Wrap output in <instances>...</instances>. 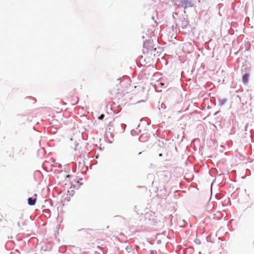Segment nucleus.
<instances>
[{
  "label": "nucleus",
  "mask_w": 254,
  "mask_h": 254,
  "mask_svg": "<svg viewBox=\"0 0 254 254\" xmlns=\"http://www.w3.org/2000/svg\"><path fill=\"white\" fill-rule=\"evenodd\" d=\"M156 50V48L154 47L153 41L152 40L149 39L145 41L143 45V52L144 53L154 54L155 55L154 51Z\"/></svg>",
  "instance_id": "f257e3e1"
},
{
  "label": "nucleus",
  "mask_w": 254,
  "mask_h": 254,
  "mask_svg": "<svg viewBox=\"0 0 254 254\" xmlns=\"http://www.w3.org/2000/svg\"><path fill=\"white\" fill-rule=\"evenodd\" d=\"M78 102V98L76 96L72 97L69 100V102L71 105H74L77 104Z\"/></svg>",
  "instance_id": "f03ea898"
},
{
  "label": "nucleus",
  "mask_w": 254,
  "mask_h": 254,
  "mask_svg": "<svg viewBox=\"0 0 254 254\" xmlns=\"http://www.w3.org/2000/svg\"><path fill=\"white\" fill-rule=\"evenodd\" d=\"M35 198H31V197H29L28 199V203L29 205H34L35 204L36 200H37V198H36L37 194H35Z\"/></svg>",
  "instance_id": "7ed1b4c3"
},
{
  "label": "nucleus",
  "mask_w": 254,
  "mask_h": 254,
  "mask_svg": "<svg viewBox=\"0 0 254 254\" xmlns=\"http://www.w3.org/2000/svg\"><path fill=\"white\" fill-rule=\"evenodd\" d=\"M249 77H250V74L248 73H245L243 75V78H242V81H243V82L245 84H247L248 83Z\"/></svg>",
  "instance_id": "20e7f679"
},
{
  "label": "nucleus",
  "mask_w": 254,
  "mask_h": 254,
  "mask_svg": "<svg viewBox=\"0 0 254 254\" xmlns=\"http://www.w3.org/2000/svg\"><path fill=\"white\" fill-rule=\"evenodd\" d=\"M18 227H22L25 225V222L22 219L18 222L17 223Z\"/></svg>",
  "instance_id": "39448f33"
},
{
  "label": "nucleus",
  "mask_w": 254,
  "mask_h": 254,
  "mask_svg": "<svg viewBox=\"0 0 254 254\" xmlns=\"http://www.w3.org/2000/svg\"><path fill=\"white\" fill-rule=\"evenodd\" d=\"M104 114H102L99 117H98V119L99 120H103L104 118Z\"/></svg>",
  "instance_id": "423d86ee"
},
{
  "label": "nucleus",
  "mask_w": 254,
  "mask_h": 254,
  "mask_svg": "<svg viewBox=\"0 0 254 254\" xmlns=\"http://www.w3.org/2000/svg\"><path fill=\"white\" fill-rule=\"evenodd\" d=\"M160 84H161V85H164V83H160Z\"/></svg>",
  "instance_id": "0eeeda50"
}]
</instances>
